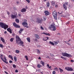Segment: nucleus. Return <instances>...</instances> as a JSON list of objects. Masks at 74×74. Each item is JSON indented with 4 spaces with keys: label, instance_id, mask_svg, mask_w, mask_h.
Segmentation results:
<instances>
[{
    "label": "nucleus",
    "instance_id": "1",
    "mask_svg": "<svg viewBox=\"0 0 74 74\" xmlns=\"http://www.w3.org/2000/svg\"><path fill=\"white\" fill-rule=\"evenodd\" d=\"M16 42L19 46H22V44H23V42L22 41V40L20 38L19 36L16 35Z\"/></svg>",
    "mask_w": 74,
    "mask_h": 74
},
{
    "label": "nucleus",
    "instance_id": "2",
    "mask_svg": "<svg viewBox=\"0 0 74 74\" xmlns=\"http://www.w3.org/2000/svg\"><path fill=\"white\" fill-rule=\"evenodd\" d=\"M0 26L2 28H3L5 30H6L8 27V26L3 23H0Z\"/></svg>",
    "mask_w": 74,
    "mask_h": 74
},
{
    "label": "nucleus",
    "instance_id": "3",
    "mask_svg": "<svg viewBox=\"0 0 74 74\" xmlns=\"http://www.w3.org/2000/svg\"><path fill=\"white\" fill-rule=\"evenodd\" d=\"M0 57L1 60H2V61H3V62H4V63H6V64H8V62L7 61V59H6L5 57L3 56V55H1L0 56Z\"/></svg>",
    "mask_w": 74,
    "mask_h": 74
},
{
    "label": "nucleus",
    "instance_id": "4",
    "mask_svg": "<svg viewBox=\"0 0 74 74\" xmlns=\"http://www.w3.org/2000/svg\"><path fill=\"white\" fill-rule=\"evenodd\" d=\"M49 28L50 30L52 31H55L56 29V27L53 25H51L49 27Z\"/></svg>",
    "mask_w": 74,
    "mask_h": 74
},
{
    "label": "nucleus",
    "instance_id": "5",
    "mask_svg": "<svg viewBox=\"0 0 74 74\" xmlns=\"http://www.w3.org/2000/svg\"><path fill=\"white\" fill-rule=\"evenodd\" d=\"M62 55L63 56H66L69 58L71 56V55L70 54H69L67 53H62Z\"/></svg>",
    "mask_w": 74,
    "mask_h": 74
},
{
    "label": "nucleus",
    "instance_id": "6",
    "mask_svg": "<svg viewBox=\"0 0 74 74\" xmlns=\"http://www.w3.org/2000/svg\"><path fill=\"white\" fill-rule=\"evenodd\" d=\"M57 12L55 11H54L53 13V15L55 19L56 20L57 19Z\"/></svg>",
    "mask_w": 74,
    "mask_h": 74
},
{
    "label": "nucleus",
    "instance_id": "7",
    "mask_svg": "<svg viewBox=\"0 0 74 74\" xmlns=\"http://www.w3.org/2000/svg\"><path fill=\"white\" fill-rule=\"evenodd\" d=\"M42 21V18H38L36 19V22L37 23H41V21Z\"/></svg>",
    "mask_w": 74,
    "mask_h": 74
},
{
    "label": "nucleus",
    "instance_id": "8",
    "mask_svg": "<svg viewBox=\"0 0 74 74\" xmlns=\"http://www.w3.org/2000/svg\"><path fill=\"white\" fill-rule=\"evenodd\" d=\"M11 17L12 19H14V18H16L18 17V15H17V13H16V14L14 15H11Z\"/></svg>",
    "mask_w": 74,
    "mask_h": 74
},
{
    "label": "nucleus",
    "instance_id": "9",
    "mask_svg": "<svg viewBox=\"0 0 74 74\" xmlns=\"http://www.w3.org/2000/svg\"><path fill=\"white\" fill-rule=\"evenodd\" d=\"M65 69H66V70H68V71H72L73 70V69H72L71 68L69 67H66V68Z\"/></svg>",
    "mask_w": 74,
    "mask_h": 74
},
{
    "label": "nucleus",
    "instance_id": "10",
    "mask_svg": "<svg viewBox=\"0 0 74 74\" xmlns=\"http://www.w3.org/2000/svg\"><path fill=\"white\" fill-rule=\"evenodd\" d=\"M13 25L15 27H16V28H20V26H19L18 25L16 24L15 23H13Z\"/></svg>",
    "mask_w": 74,
    "mask_h": 74
},
{
    "label": "nucleus",
    "instance_id": "11",
    "mask_svg": "<svg viewBox=\"0 0 74 74\" xmlns=\"http://www.w3.org/2000/svg\"><path fill=\"white\" fill-rule=\"evenodd\" d=\"M44 12L45 13V15H46V16H47L48 15H49V12L47 10L45 11Z\"/></svg>",
    "mask_w": 74,
    "mask_h": 74
},
{
    "label": "nucleus",
    "instance_id": "12",
    "mask_svg": "<svg viewBox=\"0 0 74 74\" xmlns=\"http://www.w3.org/2000/svg\"><path fill=\"white\" fill-rule=\"evenodd\" d=\"M35 37H36V39H39L40 38V36L38 35L37 34H35Z\"/></svg>",
    "mask_w": 74,
    "mask_h": 74
},
{
    "label": "nucleus",
    "instance_id": "13",
    "mask_svg": "<svg viewBox=\"0 0 74 74\" xmlns=\"http://www.w3.org/2000/svg\"><path fill=\"white\" fill-rule=\"evenodd\" d=\"M7 31H8V32H10V33L11 34H12V31H11V29L10 28H8L7 29Z\"/></svg>",
    "mask_w": 74,
    "mask_h": 74
},
{
    "label": "nucleus",
    "instance_id": "14",
    "mask_svg": "<svg viewBox=\"0 0 74 74\" xmlns=\"http://www.w3.org/2000/svg\"><path fill=\"white\" fill-rule=\"evenodd\" d=\"M23 26H26L25 25H27V23L26 22H24L23 23H22Z\"/></svg>",
    "mask_w": 74,
    "mask_h": 74
},
{
    "label": "nucleus",
    "instance_id": "15",
    "mask_svg": "<svg viewBox=\"0 0 74 74\" xmlns=\"http://www.w3.org/2000/svg\"><path fill=\"white\" fill-rule=\"evenodd\" d=\"M0 39L1 41H2V42H5V40H4V39L3 37H0Z\"/></svg>",
    "mask_w": 74,
    "mask_h": 74
},
{
    "label": "nucleus",
    "instance_id": "16",
    "mask_svg": "<svg viewBox=\"0 0 74 74\" xmlns=\"http://www.w3.org/2000/svg\"><path fill=\"white\" fill-rule=\"evenodd\" d=\"M63 7H64V8L65 9V10H67V6H66L65 4H63Z\"/></svg>",
    "mask_w": 74,
    "mask_h": 74
},
{
    "label": "nucleus",
    "instance_id": "17",
    "mask_svg": "<svg viewBox=\"0 0 74 74\" xmlns=\"http://www.w3.org/2000/svg\"><path fill=\"white\" fill-rule=\"evenodd\" d=\"M26 9L23 8L21 10V11L22 12H26Z\"/></svg>",
    "mask_w": 74,
    "mask_h": 74
},
{
    "label": "nucleus",
    "instance_id": "18",
    "mask_svg": "<svg viewBox=\"0 0 74 74\" xmlns=\"http://www.w3.org/2000/svg\"><path fill=\"white\" fill-rule=\"evenodd\" d=\"M8 58H11V60H13V57H12V55H9V56Z\"/></svg>",
    "mask_w": 74,
    "mask_h": 74
},
{
    "label": "nucleus",
    "instance_id": "19",
    "mask_svg": "<svg viewBox=\"0 0 74 74\" xmlns=\"http://www.w3.org/2000/svg\"><path fill=\"white\" fill-rule=\"evenodd\" d=\"M50 5V3H49V2H48L47 3V6L48 8L49 7V5Z\"/></svg>",
    "mask_w": 74,
    "mask_h": 74
},
{
    "label": "nucleus",
    "instance_id": "20",
    "mask_svg": "<svg viewBox=\"0 0 74 74\" xmlns=\"http://www.w3.org/2000/svg\"><path fill=\"white\" fill-rule=\"evenodd\" d=\"M40 63L42 64V66H44V64H45V63H44V62H43L42 61H40Z\"/></svg>",
    "mask_w": 74,
    "mask_h": 74
},
{
    "label": "nucleus",
    "instance_id": "21",
    "mask_svg": "<svg viewBox=\"0 0 74 74\" xmlns=\"http://www.w3.org/2000/svg\"><path fill=\"white\" fill-rule=\"evenodd\" d=\"M45 39H44V38H43V41H47V40H48L49 39V38L48 37H45Z\"/></svg>",
    "mask_w": 74,
    "mask_h": 74
},
{
    "label": "nucleus",
    "instance_id": "22",
    "mask_svg": "<svg viewBox=\"0 0 74 74\" xmlns=\"http://www.w3.org/2000/svg\"><path fill=\"white\" fill-rule=\"evenodd\" d=\"M23 30H24V29L21 28L19 32V34H21V33H22V31H23Z\"/></svg>",
    "mask_w": 74,
    "mask_h": 74
},
{
    "label": "nucleus",
    "instance_id": "23",
    "mask_svg": "<svg viewBox=\"0 0 74 74\" xmlns=\"http://www.w3.org/2000/svg\"><path fill=\"white\" fill-rule=\"evenodd\" d=\"M42 34H44L45 35H48L49 36H51V35H50V34H49V33L47 34V33H45V32L42 33Z\"/></svg>",
    "mask_w": 74,
    "mask_h": 74
},
{
    "label": "nucleus",
    "instance_id": "24",
    "mask_svg": "<svg viewBox=\"0 0 74 74\" xmlns=\"http://www.w3.org/2000/svg\"><path fill=\"white\" fill-rule=\"evenodd\" d=\"M49 43L50 44H51V45H55L54 42H51V41L49 42Z\"/></svg>",
    "mask_w": 74,
    "mask_h": 74
},
{
    "label": "nucleus",
    "instance_id": "25",
    "mask_svg": "<svg viewBox=\"0 0 74 74\" xmlns=\"http://www.w3.org/2000/svg\"><path fill=\"white\" fill-rule=\"evenodd\" d=\"M14 60L15 62H16L17 61V58L15 56H14Z\"/></svg>",
    "mask_w": 74,
    "mask_h": 74
},
{
    "label": "nucleus",
    "instance_id": "26",
    "mask_svg": "<svg viewBox=\"0 0 74 74\" xmlns=\"http://www.w3.org/2000/svg\"><path fill=\"white\" fill-rule=\"evenodd\" d=\"M27 41L29 42H30V38H29V37L27 38Z\"/></svg>",
    "mask_w": 74,
    "mask_h": 74
},
{
    "label": "nucleus",
    "instance_id": "27",
    "mask_svg": "<svg viewBox=\"0 0 74 74\" xmlns=\"http://www.w3.org/2000/svg\"><path fill=\"white\" fill-rule=\"evenodd\" d=\"M43 20L44 21H45V20H46V19H47V17L45 16H43Z\"/></svg>",
    "mask_w": 74,
    "mask_h": 74
},
{
    "label": "nucleus",
    "instance_id": "28",
    "mask_svg": "<svg viewBox=\"0 0 74 74\" xmlns=\"http://www.w3.org/2000/svg\"><path fill=\"white\" fill-rule=\"evenodd\" d=\"M59 69L60 70V71L61 73H62V72H63V70L61 68H59Z\"/></svg>",
    "mask_w": 74,
    "mask_h": 74
},
{
    "label": "nucleus",
    "instance_id": "29",
    "mask_svg": "<svg viewBox=\"0 0 74 74\" xmlns=\"http://www.w3.org/2000/svg\"><path fill=\"white\" fill-rule=\"evenodd\" d=\"M51 4L52 5H55V2L54 1H52L51 2Z\"/></svg>",
    "mask_w": 74,
    "mask_h": 74
},
{
    "label": "nucleus",
    "instance_id": "30",
    "mask_svg": "<svg viewBox=\"0 0 74 74\" xmlns=\"http://www.w3.org/2000/svg\"><path fill=\"white\" fill-rule=\"evenodd\" d=\"M25 58H26V59L27 60H29V59L28 58V57L27 56H25Z\"/></svg>",
    "mask_w": 74,
    "mask_h": 74
},
{
    "label": "nucleus",
    "instance_id": "31",
    "mask_svg": "<svg viewBox=\"0 0 74 74\" xmlns=\"http://www.w3.org/2000/svg\"><path fill=\"white\" fill-rule=\"evenodd\" d=\"M16 21L17 23H19V21L18 19H16Z\"/></svg>",
    "mask_w": 74,
    "mask_h": 74
},
{
    "label": "nucleus",
    "instance_id": "32",
    "mask_svg": "<svg viewBox=\"0 0 74 74\" xmlns=\"http://www.w3.org/2000/svg\"><path fill=\"white\" fill-rule=\"evenodd\" d=\"M54 70L55 71H58V69L57 68H56L54 69Z\"/></svg>",
    "mask_w": 74,
    "mask_h": 74
},
{
    "label": "nucleus",
    "instance_id": "33",
    "mask_svg": "<svg viewBox=\"0 0 74 74\" xmlns=\"http://www.w3.org/2000/svg\"><path fill=\"white\" fill-rule=\"evenodd\" d=\"M0 47H1V48H3L4 47L3 46V45H2V44H0Z\"/></svg>",
    "mask_w": 74,
    "mask_h": 74
},
{
    "label": "nucleus",
    "instance_id": "34",
    "mask_svg": "<svg viewBox=\"0 0 74 74\" xmlns=\"http://www.w3.org/2000/svg\"><path fill=\"white\" fill-rule=\"evenodd\" d=\"M16 53H19V51L18 50H16Z\"/></svg>",
    "mask_w": 74,
    "mask_h": 74
},
{
    "label": "nucleus",
    "instance_id": "35",
    "mask_svg": "<svg viewBox=\"0 0 74 74\" xmlns=\"http://www.w3.org/2000/svg\"><path fill=\"white\" fill-rule=\"evenodd\" d=\"M13 40H14V38H11L10 40L11 42H12V41H13Z\"/></svg>",
    "mask_w": 74,
    "mask_h": 74
},
{
    "label": "nucleus",
    "instance_id": "36",
    "mask_svg": "<svg viewBox=\"0 0 74 74\" xmlns=\"http://www.w3.org/2000/svg\"><path fill=\"white\" fill-rule=\"evenodd\" d=\"M13 67L14 68H16V65L14 64H13Z\"/></svg>",
    "mask_w": 74,
    "mask_h": 74
},
{
    "label": "nucleus",
    "instance_id": "37",
    "mask_svg": "<svg viewBox=\"0 0 74 74\" xmlns=\"http://www.w3.org/2000/svg\"><path fill=\"white\" fill-rule=\"evenodd\" d=\"M37 51H37V53H40V51L39 50H37Z\"/></svg>",
    "mask_w": 74,
    "mask_h": 74
},
{
    "label": "nucleus",
    "instance_id": "38",
    "mask_svg": "<svg viewBox=\"0 0 74 74\" xmlns=\"http://www.w3.org/2000/svg\"><path fill=\"white\" fill-rule=\"evenodd\" d=\"M37 67L38 68H40L41 67V65H39V64L37 65Z\"/></svg>",
    "mask_w": 74,
    "mask_h": 74
},
{
    "label": "nucleus",
    "instance_id": "39",
    "mask_svg": "<svg viewBox=\"0 0 74 74\" xmlns=\"http://www.w3.org/2000/svg\"><path fill=\"white\" fill-rule=\"evenodd\" d=\"M53 74H56V72L55 71H53Z\"/></svg>",
    "mask_w": 74,
    "mask_h": 74
},
{
    "label": "nucleus",
    "instance_id": "40",
    "mask_svg": "<svg viewBox=\"0 0 74 74\" xmlns=\"http://www.w3.org/2000/svg\"><path fill=\"white\" fill-rule=\"evenodd\" d=\"M54 42L55 45H57V44H58V42H56V41H54Z\"/></svg>",
    "mask_w": 74,
    "mask_h": 74
},
{
    "label": "nucleus",
    "instance_id": "41",
    "mask_svg": "<svg viewBox=\"0 0 74 74\" xmlns=\"http://www.w3.org/2000/svg\"><path fill=\"white\" fill-rule=\"evenodd\" d=\"M26 1H27L28 3H30V0H26Z\"/></svg>",
    "mask_w": 74,
    "mask_h": 74
},
{
    "label": "nucleus",
    "instance_id": "42",
    "mask_svg": "<svg viewBox=\"0 0 74 74\" xmlns=\"http://www.w3.org/2000/svg\"><path fill=\"white\" fill-rule=\"evenodd\" d=\"M69 3H68V2H66L65 3V4H64L66 5H68Z\"/></svg>",
    "mask_w": 74,
    "mask_h": 74
},
{
    "label": "nucleus",
    "instance_id": "43",
    "mask_svg": "<svg viewBox=\"0 0 74 74\" xmlns=\"http://www.w3.org/2000/svg\"><path fill=\"white\" fill-rule=\"evenodd\" d=\"M61 58H62L63 59H65V58L63 57V56H61Z\"/></svg>",
    "mask_w": 74,
    "mask_h": 74
},
{
    "label": "nucleus",
    "instance_id": "44",
    "mask_svg": "<svg viewBox=\"0 0 74 74\" xmlns=\"http://www.w3.org/2000/svg\"><path fill=\"white\" fill-rule=\"evenodd\" d=\"M56 8H58V5H55Z\"/></svg>",
    "mask_w": 74,
    "mask_h": 74
},
{
    "label": "nucleus",
    "instance_id": "45",
    "mask_svg": "<svg viewBox=\"0 0 74 74\" xmlns=\"http://www.w3.org/2000/svg\"><path fill=\"white\" fill-rule=\"evenodd\" d=\"M9 63H12V61L11 60H10L9 61Z\"/></svg>",
    "mask_w": 74,
    "mask_h": 74
},
{
    "label": "nucleus",
    "instance_id": "46",
    "mask_svg": "<svg viewBox=\"0 0 74 74\" xmlns=\"http://www.w3.org/2000/svg\"><path fill=\"white\" fill-rule=\"evenodd\" d=\"M40 28L42 30H44V28L42 27L41 26L40 27Z\"/></svg>",
    "mask_w": 74,
    "mask_h": 74
},
{
    "label": "nucleus",
    "instance_id": "47",
    "mask_svg": "<svg viewBox=\"0 0 74 74\" xmlns=\"http://www.w3.org/2000/svg\"><path fill=\"white\" fill-rule=\"evenodd\" d=\"M16 73H18V71L17 69H16L15 71Z\"/></svg>",
    "mask_w": 74,
    "mask_h": 74
},
{
    "label": "nucleus",
    "instance_id": "48",
    "mask_svg": "<svg viewBox=\"0 0 74 74\" xmlns=\"http://www.w3.org/2000/svg\"><path fill=\"white\" fill-rule=\"evenodd\" d=\"M24 26L25 27H26V28H28L29 27V26H28L25 25V26Z\"/></svg>",
    "mask_w": 74,
    "mask_h": 74
},
{
    "label": "nucleus",
    "instance_id": "49",
    "mask_svg": "<svg viewBox=\"0 0 74 74\" xmlns=\"http://www.w3.org/2000/svg\"><path fill=\"white\" fill-rule=\"evenodd\" d=\"M50 56H53V54H50Z\"/></svg>",
    "mask_w": 74,
    "mask_h": 74
},
{
    "label": "nucleus",
    "instance_id": "50",
    "mask_svg": "<svg viewBox=\"0 0 74 74\" xmlns=\"http://www.w3.org/2000/svg\"><path fill=\"white\" fill-rule=\"evenodd\" d=\"M7 14H8V15H10V12H8V11H7Z\"/></svg>",
    "mask_w": 74,
    "mask_h": 74
},
{
    "label": "nucleus",
    "instance_id": "51",
    "mask_svg": "<svg viewBox=\"0 0 74 74\" xmlns=\"http://www.w3.org/2000/svg\"><path fill=\"white\" fill-rule=\"evenodd\" d=\"M4 73H5V74H8V73H7V72H6L5 71L4 72Z\"/></svg>",
    "mask_w": 74,
    "mask_h": 74
},
{
    "label": "nucleus",
    "instance_id": "52",
    "mask_svg": "<svg viewBox=\"0 0 74 74\" xmlns=\"http://www.w3.org/2000/svg\"><path fill=\"white\" fill-rule=\"evenodd\" d=\"M71 62H74V61L73 60H71Z\"/></svg>",
    "mask_w": 74,
    "mask_h": 74
},
{
    "label": "nucleus",
    "instance_id": "53",
    "mask_svg": "<svg viewBox=\"0 0 74 74\" xmlns=\"http://www.w3.org/2000/svg\"><path fill=\"white\" fill-rule=\"evenodd\" d=\"M18 15L19 16H21V14H18Z\"/></svg>",
    "mask_w": 74,
    "mask_h": 74
},
{
    "label": "nucleus",
    "instance_id": "54",
    "mask_svg": "<svg viewBox=\"0 0 74 74\" xmlns=\"http://www.w3.org/2000/svg\"><path fill=\"white\" fill-rule=\"evenodd\" d=\"M38 59H40V60H41V57H39Z\"/></svg>",
    "mask_w": 74,
    "mask_h": 74
},
{
    "label": "nucleus",
    "instance_id": "55",
    "mask_svg": "<svg viewBox=\"0 0 74 74\" xmlns=\"http://www.w3.org/2000/svg\"><path fill=\"white\" fill-rule=\"evenodd\" d=\"M58 14H60H60H62V13H60V12H58Z\"/></svg>",
    "mask_w": 74,
    "mask_h": 74
},
{
    "label": "nucleus",
    "instance_id": "56",
    "mask_svg": "<svg viewBox=\"0 0 74 74\" xmlns=\"http://www.w3.org/2000/svg\"><path fill=\"white\" fill-rule=\"evenodd\" d=\"M24 22H27V20L25 19L24 20Z\"/></svg>",
    "mask_w": 74,
    "mask_h": 74
},
{
    "label": "nucleus",
    "instance_id": "57",
    "mask_svg": "<svg viewBox=\"0 0 74 74\" xmlns=\"http://www.w3.org/2000/svg\"><path fill=\"white\" fill-rule=\"evenodd\" d=\"M6 33H7V31H5L4 34H6Z\"/></svg>",
    "mask_w": 74,
    "mask_h": 74
},
{
    "label": "nucleus",
    "instance_id": "58",
    "mask_svg": "<svg viewBox=\"0 0 74 74\" xmlns=\"http://www.w3.org/2000/svg\"><path fill=\"white\" fill-rule=\"evenodd\" d=\"M47 67H49V64H47Z\"/></svg>",
    "mask_w": 74,
    "mask_h": 74
},
{
    "label": "nucleus",
    "instance_id": "59",
    "mask_svg": "<svg viewBox=\"0 0 74 74\" xmlns=\"http://www.w3.org/2000/svg\"><path fill=\"white\" fill-rule=\"evenodd\" d=\"M48 68H49V69H51V66H50Z\"/></svg>",
    "mask_w": 74,
    "mask_h": 74
},
{
    "label": "nucleus",
    "instance_id": "60",
    "mask_svg": "<svg viewBox=\"0 0 74 74\" xmlns=\"http://www.w3.org/2000/svg\"><path fill=\"white\" fill-rule=\"evenodd\" d=\"M12 35L13 36H14V35H15V34H12Z\"/></svg>",
    "mask_w": 74,
    "mask_h": 74
},
{
    "label": "nucleus",
    "instance_id": "61",
    "mask_svg": "<svg viewBox=\"0 0 74 74\" xmlns=\"http://www.w3.org/2000/svg\"><path fill=\"white\" fill-rule=\"evenodd\" d=\"M16 3H17V4H19V2L18 1H17Z\"/></svg>",
    "mask_w": 74,
    "mask_h": 74
},
{
    "label": "nucleus",
    "instance_id": "62",
    "mask_svg": "<svg viewBox=\"0 0 74 74\" xmlns=\"http://www.w3.org/2000/svg\"><path fill=\"white\" fill-rule=\"evenodd\" d=\"M46 58H49V56H47L46 57Z\"/></svg>",
    "mask_w": 74,
    "mask_h": 74
},
{
    "label": "nucleus",
    "instance_id": "63",
    "mask_svg": "<svg viewBox=\"0 0 74 74\" xmlns=\"http://www.w3.org/2000/svg\"><path fill=\"white\" fill-rule=\"evenodd\" d=\"M68 25H69V22H68L67 23H66Z\"/></svg>",
    "mask_w": 74,
    "mask_h": 74
},
{
    "label": "nucleus",
    "instance_id": "64",
    "mask_svg": "<svg viewBox=\"0 0 74 74\" xmlns=\"http://www.w3.org/2000/svg\"><path fill=\"white\" fill-rule=\"evenodd\" d=\"M44 1H47V0H44Z\"/></svg>",
    "mask_w": 74,
    "mask_h": 74
}]
</instances>
